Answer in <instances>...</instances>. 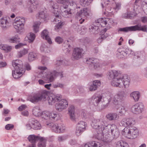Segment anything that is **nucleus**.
Listing matches in <instances>:
<instances>
[{
    "instance_id": "obj_28",
    "label": "nucleus",
    "mask_w": 147,
    "mask_h": 147,
    "mask_svg": "<svg viewBox=\"0 0 147 147\" xmlns=\"http://www.w3.org/2000/svg\"><path fill=\"white\" fill-rule=\"evenodd\" d=\"M106 117L110 121L116 120L119 118V116L116 113H110L106 115Z\"/></svg>"
},
{
    "instance_id": "obj_29",
    "label": "nucleus",
    "mask_w": 147,
    "mask_h": 147,
    "mask_svg": "<svg viewBox=\"0 0 147 147\" xmlns=\"http://www.w3.org/2000/svg\"><path fill=\"white\" fill-rule=\"evenodd\" d=\"M100 85V82L99 80H95L93 81L92 84L90 85L89 88V90L91 91H95Z\"/></svg>"
},
{
    "instance_id": "obj_26",
    "label": "nucleus",
    "mask_w": 147,
    "mask_h": 147,
    "mask_svg": "<svg viewBox=\"0 0 147 147\" xmlns=\"http://www.w3.org/2000/svg\"><path fill=\"white\" fill-rule=\"evenodd\" d=\"M48 32L46 29H45L42 32L41 35V36L43 39L46 40L48 43L51 44L52 42L51 39L49 36H48Z\"/></svg>"
},
{
    "instance_id": "obj_9",
    "label": "nucleus",
    "mask_w": 147,
    "mask_h": 147,
    "mask_svg": "<svg viewBox=\"0 0 147 147\" xmlns=\"http://www.w3.org/2000/svg\"><path fill=\"white\" fill-rule=\"evenodd\" d=\"M111 96L112 95L111 94L109 100H112L113 104L117 105L124 101L126 95L125 91L122 90L119 92L114 96L112 97Z\"/></svg>"
},
{
    "instance_id": "obj_49",
    "label": "nucleus",
    "mask_w": 147,
    "mask_h": 147,
    "mask_svg": "<svg viewBox=\"0 0 147 147\" xmlns=\"http://www.w3.org/2000/svg\"><path fill=\"white\" fill-rule=\"evenodd\" d=\"M47 76V73L44 71H41L38 75V78H45V80H46Z\"/></svg>"
},
{
    "instance_id": "obj_64",
    "label": "nucleus",
    "mask_w": 147,
    "mask_h": 147,
    "mask_svg": "<svg viewBox=\"0 0 147 147\" xmlns=\"http://www.w3.org/2000/svg\"><path fill=\"white\" fill-rule=\"evenodd\" d=\"M142 73L144 77L147 78V67H146L143 69Z\"/></svg>"
},
{
    "instance_id": "obj_14",
    "label": "nucleus",
    "mask_w": 147,
    "mask_h": 147,
    "mask_svg": "<svg viewBox=\"0 0 147 147\" xmlns=\"http://www.w3.org/2000/svg\"><path fill=\"white\" fill-rule=\"evenodd\" d=\"M84 52L81 48H76L73 50L71 59L73 60H77L82 57L84 55Z\"/></svg>"
},
{
    "instance_id": "obj_44",
    "label": "nucleus",
    "mask_w": 147,
    "mask_h": 147,
    "mask_svg": "<svg viewBox=\"0 0 147 147\" xmlns=\"http://www.w3.org/2000/svg\"><path fill=\"white\" fill-rule=\"evenodd\" d=\"M65 23V22L56 23V25L54 27L55 30L57 32L59 31V30L61 28L62 26Z\"/></svg>"
},
{
    "instance_id": "obj_61",
    "label": "nucleus",
    "mask_w": 147,
    "mask_h": 147,
    "mask_svg": "<svg viewBox=\"0 0 147 147\" xmlns=\"http://www.w3.org/2000/svg\"><path fill=\"white\" fill-rule=\"evenodd\" d=\"M104 4L101 3L102 7L104 8V7H105L106 5H108L110 2V0H103Z\"/></svg>"
},
{
    "instance_id": "obj_41",
    "label": "nucleus",
    "mask_w": 147,
    "mask_h": 147,
    "mask_svg": "<svg viewBox=\"0 0 147 147\" xmlns=\"http://www.w3.org/2000/svg\"><path fill=\"white\" fill-rule=\"evenodd\" d=\"M128 144L123 141L118 142L116 144V147H128Z\"/></svg>"
},
{
    "instance_id": "obj_52",
    "label": "nucleus",
    "mask_w": 147,
    "mask_h": 147,
    "mask_svg": "<svg viewBox=\"0 0 147 147\" xmlns=\"http://www.w3.org/2000/svg\"><path fill=\"white\" fill-rule=\"evenodd\" d=\"M32 113L35 116H38L40 114V110L37 108H34L33 109Z\"/></svg>"
},
{
    "instance_id": "obj_27",
    "label": "nucleus",
    "mask_w": 147,
    "mask_h": 147,
    "mask_svg": "<svg viewBox=\"0 0 147 147\" xmlns=\"http://www.w3.org/2000/svg\"><path fill=\"white\" fill-rule=\"evenodd\" d=\"M97 24H94L90 26L89 30L92 34H97L100 31V29Z\"/></svg>"
},
{
    "instance_id": "obj_17",
    "label": "nucleus",
    "mask_w": 147,
    "mask_h": 147,
    "mask_svg": "<svg viewBox=\"0 0 147 147\" xmlns=\"http://www.w3.org/2000/svg\"><path fill=\"white\" fill-rule=\"evenodd\" d=\"M76 15L80 18L87 17L90 15V10L88 8H84L78 11Z\"/></svg>"
},
{
    "instance_id": "obj_45",
    "label": "nucleus",
    "mask_w": 147,
    "mask_h": 147,
    "mask_svg": "<svg viewBox=\"0 0 147 147\" xmlns=\"http://www.w3.org/2000/svg\"><path fill=\"white\" fill-rule=\"evenodd\" d=\"M58 114L55 112H52L49 113V119L51 120L56 119L57 118Z\"/></svg>"
},
{
    "instance_id": "obj_1",
    "label": "nucleus",
    "mask_w": 147,
    "mask_h": 147,
    "mask_svg": "<svg viewBox=\"0 0 147 147\" xmlns=\"http://www.w3.org/2000/svg\"><path fill=\"white\" fill-rule=\"evenodd\" d=\"M107 76L109 79H113L111 82L112 86L121 88L123 85L125 88H126L129 85L130 78L127 75L121 76L117 71L111 70L107 73Z\"/></svg>"
},
{
    "instance_id": "obj_25",
    "label": "nucleus",
    "mask_w": 147,
    "mask_h": 147,
    "mask_svg": "<svg viewBox=\"0 0 147 147\" xmlns=\"http://www.w3.org/2000/svg\"><path fill=\"white\" fill-rule=\"evenodd\" d=\"M36 0H29L28 2V4L30 5V6L28 7V10L30 12L32 13L33 10L35 9L36 6V5L37 3L36 1Z\"/></svg>"
},
{
    "instance_id": "obj_51",
    "label": "nucleus",
    "mask_w": 147,
    "mask_h": 147,
    "mask_svg": "<svg viewBox=\"0 0 147 147\" xmlns=\"http://www.w3.org/2000/svg\"><path fill=\"white\" fill-rule=\"evenodd\" d=\"M118 110H119V114L121 115H124L126 112L125 107L124 106H121L119 108Z\"/></svg>"
},
{
    "instance_id": "obj_16",
    "label": "nucleus",
    "mask_w": 147,
    "mask_h": 147,
    "mask_svg": "<svg viewBox=\"0 0 147 147\" xmlns=\"http://www.w3.org/2000/svg\"><path fill=\"white\" fill-rule=\"evenodd\" d=\"M102 98V95L95 94L89 99L90 103V105H93L95 106H97L100 102Z\"/></svg>"
},
{
    "instance_id": "obj_10",
    "label": "nucleus",
    "mask_w": 147,
    "mask_h": 147,
    "mask_svg": "<svg viewBox=\"0 0 147 147\" xmlns=\"http://www.w3.org/2000/svg\"><path fill=\"white\" fill-rule=\"evenodd\" d=\"M48 94L47 91L44 90L40 93L32 95L28 98V100L32 102H37L42 100H45L48 96Z\"/></svg>"
},
{
    "instance_id": "obj_53",
    "label": "nucleus",
    "mask_w": 147,
    "mask_h": 147,
    "mask_svg": "<svg viewBox=\"0 0 147 147\" xmlns=\"http://www.w3.org/2000/svg\"><path fill=\"white\" fill-rule=\"evenodd\" d=\"M49 58L45 56H43L42 57L41 61L42 63L45 64L49 61Z\"/></svg>"
},
{
    "instance_id": "obj_13",
    "label": "nucleus",
    "mask_w": 147,
    "mask_h": 147,
    "mask_svg": "<svg viewBox=\"0 0 147 147\" xmlns=\"http://www.w3.org/2000/svg\"><path fill=\"white\" fill-rule=\"evenodd\" d=\"M144 106L142 102L136 103L131 107V111L133 113L139 114L142 113L144 110Z\"/></svg>"
},
{
    "instance_id": "obj_38",
    "label": "nucleus",
    "mask_w": 147,
    "mask_h": 147,
    "mask_svg": "<svg viewBox=\"0 0 147 147\" xmlns=\"http://www.w3.org/2000/svg\"><path fill=\"white\" fill-rule=\"evenodd\" d=\"M86 125L87 124L84 121H81L78 123L77 125V127L82 129H83L85 130Z\"/></svg>"
},
{
    "instance_id": "obj_57",
    "label": "nucleus",
    "mask_w": 147,
    "mask_h": 147,
    "mask_svg": "<svg viewBox=\"0 0 147 147\" xmlns=\"http://www.w3.org/2000/svg\"><path fill=\"white\" fill-rule=\"evenodd\" d=\"M55 42L59 44H60L63 42V39L61 37L57 36L55 39Z\"/></svg>"
},
{
    "instance_id": "obj_32",
    "label": "nucleus",
    "mask_w": 147,
    "mask_h": 147,
    "mask_svg": "<svg viewBox=\"0 0 147 147\" xmlns=\"http://www.w3.org/2000/svg\"><path fill=\"white\" fill-rule=\"evenodd\" d=\"M36 17L40 20L42 19L46 21L48 19V16L47 14L45 13L44 11H41L36 15Z\"/></svg>"
},
{
    "instance_id": "obj_11",
    "label": "nucleus",
    "mask_w": 147,
    "mask_h": 147,
    "mask_svg": "<svg viewBox=\"0 0 147 147\" xmlns=\"http://www.w3.org/2000/svg\"><path fill=\"white\" fill-rule=\"evenodd\" d=\"M69 0H60V3L61 5L60 6V10L62 16L65 18H69L71 13L69 9H66L68 7Z\"/></svg>"
},
{
    "instance_id": "obj_31",
    "label": "nucleus",
    "mask_w": 147,
    "mask_h": 147,
    "mask_svg": "<svg viewBox=\"0 0 147 147\" xmlns=\"http://www.w3.org/2000/svg\"><path fill=\"white\" fill-rule=\"evenodd\" d=\"M96 24H97V25H100L101 27H105L107 24V18H99L96 20Z\"/></svg>"
},
{
    "instance_id": "obj_59",
    "label": "nucleus",
    "mask_w": 147,
    "mask_h": 147,
    "mask_svg": "<svg viewBox=\"0 0 147 147\" xmlns=\"http://www.w3.org/2000/svg\"><path fill=\"white\" fill-rule=\"evenodd\" d=\"M65 62V61L63 60H57L55 62V64L57 66H59L63 64L64 65V63Z\"/></svg>"
},
{
    "instance_id": "obj_3",
    "label": "nucleus",
    "mask_w": 147,
    "mask_h": 147,
    "mask_svg": "<svg viewBox=\"0 0 147 147\" xmlns=\"http://www.w3.org/2000/svg\"><path fill=\"white\" fill-rule=\"evenodd\" d=\"M91 125L94 129H103L106 139L111 137V127L112 125H109L104 117H102L99 119L93 120Z\"/></svg>"
},
{
    "instance_id": "obj_43",
    "label": "nucleus",
    "mask_w": 147,
    "mask_h": 147,
    "mask_svg": "<svg viewBox=\"0 0 147 147\" xmlns=\"http://www.w3.org/2000/svg\"><path fill=\"white\" fill-rule=\"evenodd\" d=\"M93 0H80V3L83 6L88 5Z\"/></svg>"
},
{
    "instance_id": "obj_24",
    "label": "nucleus",
    "mask_w": 147,
    "mask_h": 147,
    "mask_svg": "<svg viewBox=\"0 0 147 147\" xmlns=\"http://www.w3.org/2000/svg\"><path fill=\"white\" fill-rule=\"evenodd\" d=\"M131 99H133L135 102L138 101L140 96V93L138 91H135L131 92L130 95Z\"/></svg>"
},
{
    "instance_id": "obj_19",
    "label": "nucleus",
    "mask_w": 147,
    "mask_h": 147,
    "mask_svg": "<svg viewBox=\"0 0 147 147\" xmlns=\"http://www.w3.org/2000/svg\"><path fill=\"white\" fill-rule=\"evenodd\" d=\"M86 62L88 64H90L91 66L94 69H96L99 67L100 65L98 61V60L94 58H86Z\"/></svg>"
},
{
    "instance_id": "obj_40",
    "label": "nucleus",
    "mask_w": 147,
    "mask_h": 147,
    "mask_svg": "<svg viewBox=\"0 0 147 147\" xmlns=\"http://www.w3.org/2000/svg\"><path fill=\"white\" fill-rule=\"evenodd\" d=\"M40 50L41 52L45 53H49L50 51L49 48L45 45H41L40 47Z\"/></svg>"
},
{
    "instance_id": "obj_2",
    "label": "nucleus",
    "mask_w": 147,
    "mask_h": 147,
    "mask_svg": "<svg viewBox=\"0 0 147 147\" xmlns=\"http://www.w3.org/2000/svg\"><path fill=\"white\" fill-rule=\"evenodd\" d=\"M135 121L133 118H125L122 119L121 123L122 126H129L125 127L122 130V134L129 139L135 138L138 135L139 131L136 127L131 126L135 124Z\"/></svg>"
},
{
    "instance_id": "obj_60",
    "label": "nucleus",
    "mask_w": 147,
    "mask_h": 147,
    "mask_svg": "<svg viewBox=\"0 0 147 147\" xmlns=\"http://www.w3.org/2000/svg\"><path fill=\"white\" fill-rule=\"evenodd\" d=\"M14 128V125L11 124H7L5 126V128L6 130H11Z\"/></svg>"
},
{
    "instance_id": "obj_39",
    "label": "nucleus",
    "mask_w": 147,
    "mask_h": 147,
    "mask_svg": "<svg viewBox=\"0 0 147 147\" xmlns=\"http://www.w3.org/2000/svg\"><path fill=\"white\" fill-rule=\"evenodd\" d=\"M36 54L34 52H30L28 55V60L30 61L34 60L36 58Z\"/></svg>"
},
{
    "instance_id": "obj_47",
    "label": "nucleus",
    "mask_w": 147,
    "mask_h": 147,
    "mask_svg": "<svg viewBox=\"0 0 147 147\" xmlns=\"http://www.w3.org/2000/svg\"><path fill=\"white\" fill-rule=\"evenodd\" d=\"M28 39V42L30 43H32L34 41L35 36L34 34L32 33H30L27 36Z\"/></svg>"
},
{
    "instance_id": "obj_42",
    "label": "nucleus",
    "mask_w": 147,
    "mask_h": 147,
    "mask_svg": "<svg viewBox=\"0 0 147 147\" xmlns=\"http://www.w3.org/2000/svg\"><path fill=\"white\" fill-rule=\"evenodd\" d=\"M49 112L47 111H44L42 112L41 114V117L45 120L49 119Z\"/></svg>"
},
{
    "instance_id": "obj_46",
    "label": "nucleus",
    "mask_w": 147,
    "mask_h": 147,
    "mask_svg": "<svg viewBox=\"0 0 147 147\" xmlns=\"http://www.w3.org/2000/svg\"><path fill=\"white\" fill-rule=\"evenodd\" d=\"M28 39V42L30 43H32L34 41L35 36L34 34L32 33H30L27 36Z\"/></svg>"
},
{
    "instance_id": "obj_58",
    "label": "nucleus",
    "mask_w": 147,
    "mask_h": 147,
    "mask_svg": "<svg viewBox=\"0 0 147 147\" xmlns=\"http://www.w3.org/2000/svg\"><path fill=\"white\" fill-rule=\"evenodd\" d=\"M7 23L8 22L7 20L3 19H1V24L2 27L3 28L6 27Z\"/></svg>"
},
{
    "instance_id": "obj_35",
    "label": "nucleus",
    "mask_w": 147,
    "mask_h": 147,
    "mask_svg": "<svg viewBox=\"0 0 147 147\" xmlns=\"http://www.w3.org/2000/svg\"><path fill=\"white\" fill-rule=\"evenodd\" d=\"M40 137L38 136H35L34 135H31L28 137V139L29 141L32 144H34L36 141L38 140Z\"/></svg>"
},
{
    "instance_id": "obj_23",
    "label": "nucleus",
    "mask_w": 147,
    "mask_h": 147,
    "mask_svg": "<svg viewBox=\"0 0 147 147\" xmlns=\"http://www.w3.org/2000/svg\"><path fill=\"white\" fill-rule=\"evenodd\" d=\"M73 27L75 29H77L78 32L80 31V33L81 34H84L86 33L87 31V28L85 26L81 27L80 30L79 28V26L78 24H74L73 25Z\"/></svg>"
},
{
    "instance_id": "obj_33",
    "label": "nucleus",
    "mask_w": 147,
    "mask_h": 147,
    "mask_svg": "<svg viewBox=\"0 0 147 147\" xmlns=\"http://www.w3.org/2000/svg\"><path fill=\"white\" fill-rule=\"evenodd\" d=\"M8 41L10 43H17L20 42L19 37L17 35L9 38L8 39Z\"/></svg>"
},
{
    "instance_id": "obj_4",
    "label": "nucleus",
    "mask_w": 147,
    "mask_h": 147,
    "mask_svg": "<svg viewBox=\"0 0 147 147\" xmlns=\"http://www.w3.org/2000/svg\"><path fill=\"white\" fill-rule=\"evenodd\" d=\"M48 103L50 105H52L55 102L59 101L55 105V108L58 111H62L68 106V102L65 99H62V96L59 94H52L48 96Z\"/></svg>"
},
{
    "instance_id": "obj_7",
    "label": "nucleus",
    "mask_w": 147,
    "mask_h": 147,
    "mask_svg": "<svg viewBox=\"0 0 147 147\" xmlns=\"http://www.w3.org/2000/svg\"><path fill=\"white\" fill-rule=\"evenodd\" d=\"M49 6L51 10L53 11L55 16L54 22L55 23L64 22L61 19V16L60 14L59 11L58 9L59 6L58 4L53 1H51L49 2Z\"/></svg>"
},
{
    "instance_id": "obj_63",
    "label": "nucleus",
    "mask_w": 147,
    "mask_h": 147,
    "mask_svg": "<svg viewBox=\"0 0 147 147\" xmlns=\"http://www.w3.org/2000/svg\"><path fill=\"white\" fill-rule=\"evenodd\" d=\"M66 139L65 136H60L58 137V140L59 142H61L65 140Z\"/></svg>"
},
{
    "instance_id": "obj_21",
    "label": "nucleus",
    "mask_w": 147,
    "mask_h": 147,
    "mask_svg": "<svg viewBox=\"0 0 147 147\" xmlns=\"http://www.w3.org/2000/svg\"><path fill=\"white\" fill-rule=\"evenodd\" d=\"M110 128L111 131V135L113 136L114 138L116 139L119 136V132L118 129L117 128L116 126L113 124V126Z\"/></svg>"
},
{
    "instance_id": "obj_56",
    "label": "nucleus",
    "mask_w": 147,
    "mask_h": 147,
    "mask_svg": "<svg viewBox=\"0 0 147 147\" xmlns=\"http://www.w3.org/2000/svg\"><path fill=\"white\" fill-rule=\"evenodd\" d=\"M84 130L83 129H80L76 127V134L77 136H79L84 131Z\"/></svg>"
},
{
    "instance_id": "obj_12",
    "label": "nucleus",
    "mask_w": 147,
    "mask_h": 147,
    "mask_svg": "<svg viewBox=\"0 0 147 147\" xmlns=\"http://www.w3.org/2000/svg\"><path fill=\"white\" fill-rule=\"evenodd\" d=\"M14 21L13 24L14 28L18 30V32H21V30L24 29L25 22V19L23 17H18L15 19Z\"/></svg>"
},
{
    "instance_id": "obj_15",
    "label": "nucleus",
    "mask_w": 147,
    "mask_h": 147,
    "mask_svg": "<svg viewBox=\"0 0 147 147\" xmlns=\"http://www.w3.org/2000/svg\"><path fill=\"white\" fill-rule=\"evenodd\" d=\"M57 76H60L61 78L63 77V72H58L55 70L54 71L51 72L50 74H47L46 80L48 82H52L55 80Z\"/></svg>"
},
{
    "instance_id": "obj_34",
    "label": "nucleus",
    "mask_w": 147,
    "mask_h": 147,
    "mask_svg": "<svg viewBox=\"0 0 147 147\" xmlns=\"http://www.w3.org/2000/svg\"><path fill=\"white\" fill-rule=\"evenodd\" d=\"M74 106H71L69 108V114L70 116L71 120L72 121H74L75 119V117L74 116Z\"/></svg>"
},
{
    "instance_id": "obj_54",
    "label": "nucleus",
    "mask_w": 147,
    "mask_h": 147,
    "mask_svg": "<svg viewBox=\"0 0 147 147\" xmlns=\"http://www.w3.org/2000/svg\"><path fill=\"white\" fill-rule=\"evenodd\" d=\"M64 84L60 83L59 82L54 84L53 85V87L54 88H64Z\"/></svg>"
},
{
    "instance_id": "obj_20",
    "label": "nucleus",
    "mask_w": 147,
    "mask_h": 147,
    "mask_svg": "<svg viewBox=\"0 0 147 147\" xmlns=\"http://www.w3.org/2000/svg\"><path fill=\"white\" fill-rule=\"evenodd\" d=\"M30 122L32 125V129L34 130L40 129L41 127V125L37 120L32 118L30 119Z\"/></svg>"
},
{
    "instance_id": "obj_62",
    "label": "nucleus",
    "mask_w": 147,
    "mask_h": 147,
    "mask_svg": "<svg viewBox=\"0 0 147 147\" xmlns=\"http://www.w3.org/2000/svg\"><path fill=\"white\" fill-rule=\"evenodd\" d=\"M26 45V44H25L20 43L15 46V48L16 49H18Z\"/></svg>"
},
{
    "instance_id": "obj_5",
    "label": "nucleus",
    "mask_w": 147,
    "mask_h": 147,
    "mask_svg": "<svg viewBox=\"0 0 147 147\" xmlns=\"http://www.w3.org/2000/svg\"><path fill=\"white\" fill-rule=\"evenodd\" d=\"M12 65L15 69L12 71V76L15 79L20 78L25 71L23 67L22 61L19 59L13 60L12 61Z\"/></svg>"
},
{
    "instance_id": "obj_48",
    "label": "nucleus",
    "mask_w": 147,
    "mask_h": 147,
    "mask_svg": "<svg viewBox=\"0 0 147 147\" xmlns=\"http://www.w3.org/2000/svg\"><path fill=\"white\" fill-rule=\"evenodd\" d=\"M107 31L106 28L104 29L103 30L101 31L100 33V37L103 39L106 38L107 36V34L106 33Z\"/></svg>"
},
{
    "instance_id": "obj_30",
    "label": "nucleus",
    "mask_w": 147,
    "mask_h": 147,
    "mask_svg": "<svg viewBox=\"0 0 147 147\" xmlns=\"http://www.w3.org/2000/svg\"><path fill=\"white\" fill-rule=\"evenodd\" d=\"M97 129L100 130L97 131V134L96 136V138L98 140L102 141L105 140L104 138L105 137V136L104 133L103 132V130L100 129Z\"/></svg>"
},
{
    "instance_id": "obj_6",
    "label": "nucleus",
    "mask_w": 147,
    "mask_h": 147,
    "mask_svg": "<svg viewBox=\"0 0 147 147\" xmlns=\"http://www.w3.org/2000/svg\"><path fill=\"white\" fill-rule=\"evenodd\" d=\"M130 55L134 56V58L138 59L140 58L141 56L136 55L134 54V52L129 48L122 47L119 48L116 53V57L118 59H121L129 56Z\"/></svg>"
},
{
    "instance_id": "obj_8",
    "label": "nucleus",
    "mask_w": 147,
    "mask_h": 147,
    "mask_svg": "<svg viewBox=\"0 0 147 147\" xmlns=\"http://www.w3.org/2000/svg\"><path fill=\"white\" fill-rule=\"evenodd\" d=\"M142 31L147 32V26L146 25L142 26L141 25L137 24L134 26L127 27L123 28H119L118 30V32H127L129 31Z\"/></svg>"
},
{
    "instance_id": "obj_50",
    "label": "nucleus",
    "mask_w": 147,
    "mask_h": 147,
    "mask_svg": "<svg viewBox=\"0 0 147 147\" xmlns=\"http://www.w3.org/2000/svg\"><path fill=\"white\" fill-rule=\"evenodd\" d=\"M28 52L27 49H24L23 50H21L18 53V55L19 57H21L23 55L27 53Z\"/></svg>"
},
{
    "instance_id": "obj_22",
    "label": "nucleus",
    "mask_w": 147,
    "mask_h": 147,
    "mask_svg": "<svg viewBox=\"0 0 147 147\" xmlns=\"http://www.w3.org/2000/svg\"><path fill=\"white\" fill-rule=\"evenodd\" d=\"M84 147H109L105 146L104 145H101L99 142L96 141H92L90 142L89 144H86Z\"/></svg>"
},
{
    "instance_id": "obj_55",
    "label": "nucleus",
    "mask_w": 147,
    "mask_h": 147,
    "mask_svg": "<svg viewBox=\"0 0 147 147\" xmlns=\"http://www.w3.org/2000/svg\"><path fill=\"white\" fill-rule=\"evenodd\" d=\"M40 24V23H35L33 25V30L35 33H37L38 31Z\"/></svg>"
},
{
    "instance_id": "obj_18",
    "label": "nucleus",
    "mask_w": 147,
    "mask_h": 147,
    "mask_svg": "<svg viewBox=\"0 0 147 147\" xmlns=\"http://www.w3.org/2000/svg\"><path fill=\"white\" fill-rule=\"evenodd\" d=\"M51 125L52 131L56 133H63L65 129L64 126H61L60 125H59L57 124L52 123L51 124Z\"/></svg>"
},
{
    "instance_id": "obj_37",
    "label": "nucleus",
    "mask_w": 147,
    "mask_h": 147,
    "mask_svg": "<svg viewBox=\"0 0 147 147\" xmlns=\"http://www.w3.org/2000/svg\"><path fill=\"white\" fill-rule=\"evenodd\" d=\"M39 142L38 144V147H45L46 146V140L43 137H40L39 140Z\"/></svg>"
},
{
    "instance_id": "obj_36",
    "label": "nucleus",
    "mask_w": 147,
    "mask_h": 147,
    "mask_svg": "<svg viewBox=\"0 0 147 147\" xmlns=\"http://www.w3.org/2000/svg\"><path fill=\"white\" fill-rule=\"evenodd\" d=\"M66 42H65L63 45V50L65 52L67 53H69L71 50L72 47L69 44H66Z\"/></svg>"
}]
</instances>
